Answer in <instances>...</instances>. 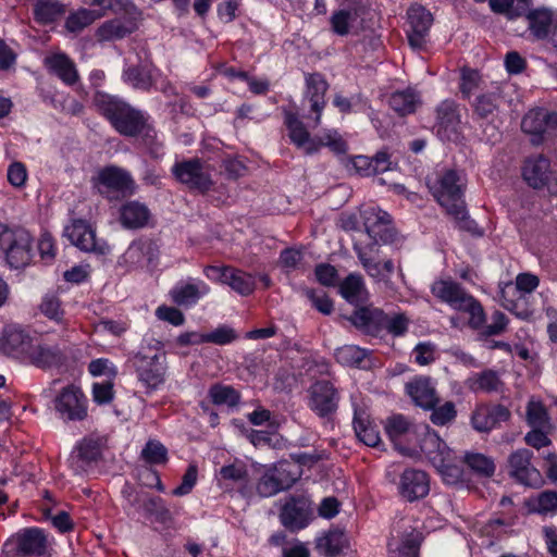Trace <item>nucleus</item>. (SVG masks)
Listing matches in <instances>:
<instances>
[{
	"label": "nucleus",
	"instance_id": "6",
	"mask_svg": "<svg viewBox=\"0 0 557 557\" xmlns=\"http://www.w3.org/2000/svg\"><path fill=\"white\" fill-rule=\"evenodd\" d=\"M33 239L25 228H8L0 233V246L5 253L9 265L20 269L29 264L32 260Z\"/></svg>",
	"mask_w": 557,
	"mask_h": 557
},
{
	"label": "nucleus",
	"instance_id": "17",
	"mask_svg": "<svg viewBox=\"0 0 557 557\" xmlns=\"http://www.w3.org/2000/svg\"><path fill=\"white\" fill-rule=\"evenodd\" d=\"M533 453L520 448L508 457V473L518 483L527 486H537L542 482L540 471L532 465Z\"/></svg>",
	"mask_w": 557,
	"mask_h": 557
},
{
	"label": "nucleus",
	"instance_id": "46",
	"mask_svg": "<svg viewBox=\"0 0 557 557\" xmlns=\"http://www.w3.org/2000/svg\"><path fill=\"white\" fill-rule=\"evenodd\" d=\"M463 462L467 467L480 478H491L494 475L496 465L494 459L481 453H466Z\"/></svg>",
	"mask_w": 557,
	"mask_h": 557
},
{
	"label": "nucleus",
	"instance_id": "23",
	"mask_svg": "<svg viewBox=\"0 0 557 557\" xmlns=\"http://www.w3.org/2000/svg\"><path fill=\"white\" fill-rule=\"evenodd\" d=\"M510 410L500 404L479 406L471 416V424L478 432L488 433L510 419Z\"/></svg>",
	"mask_w": 557,
	"mask_h": 557
},
{
	"label": "nucleus",
	"instance_id": "20",
	"mask_svg": "<svg viewBox=\"0 0 557 557\" xmlns=\"http://www.w3.org/2000/svg\"><path fill=\"white\" fill-rule=\"evenodd\" d=\"M347 320L362 334L377 337L384 331L385 312L373 305L363 304Z\"/></svg>",
	"mask_w": 557,
	"mask_h": 557
},
{
	"label": "nucleus",
	"instance_id": "19",
	"mask_svg": "<svg viewBox=\"0 0 557 557\" xmlns=\"http://www.w3.org/2000/svg\"><path fill=\"white\" fill-rule=\"evenodd\" d=\"M298 479L293 473L287 462H280L276 467L268 470L257 483V493L261 497H270L281 491L289 488Z\"/></svg>",
	"mask_w": 557,
	"mask_h": 557
},
{
	"label": "nucleus",
	"instance_id": "57",
	"mask_svg": "<svg viewBox=\"0 0 557 557\" xmlns=\"http://www.w3.org/2000/svg\"><path fill=\"white\" fill-rule=\"evenodd\" d=\"M39 309L40 312L50 320L61 322L63 319L64 311L61 306V300L54 294L45 295Z\"/></svg>",
	"mask_w": 557,
	"mask_h": 557
},
{
	"label": "nucleus",
	"instance_id": "4",
	"mask_svg": "<svg viewBox=\"0 0 557 557\" xmlns=\"http://www.w3.org/2000/svg\"><path fill=\"white\" fill-rule=\"evenodd\" d=\"M95 186L109 200L133 196L137 186L131 173L116 165H108L98 172Z\"/></svg>",
	"mask_w": 557,
	"mask_h": 557
},
{
	"label": "nucleus",
	"instance_id": "39",
	"mask_svg": "<svg viewBox=\"0 0 557 557\" xmlns=\"http://www.w3.org/2000/svg\"><path fill=\"white\" fill-rule=\"evenodd\" d=\"M135 30V23L127 18H112L102 23L96 36L101 41L122 39Z\"/></svg>",
	"mask_w": 557,
	"mask_h": 557
},
{
	"label": "nucleus",
	"instance_id": "42",
	"mask_svg": "<svg viewBox=\"0 0 557 557\" xmlns=\"http://www.w3.org/2000/svg\"><path fill=\"white\" fill-rule=\"evenodd\" d=\"M533 0H491V11L505 16L508 21H515L524 14Z\"/></svg>",
	"mask_w": 557,
	"mask_h": 557
},
{
	"label": "nucleus",
	"instance_id": "21",
	"mask_svg": "<svg viewBox=\"0 0 557 557\" xmlns=\"http://www.w3.org/2000/svg\"><path fill=\"white\" fill-rule=\"evenodd\" d=\"M511 89L512 86L508 84L496 85L490 90L479 95L472 103L473 112L476 117L481 120H493L497 115L500 107L507 102L506 97Z\"/></svg>",
	"mask_w": 557,
	"mask_h": 557
},
{
	"label": "nucleus",
	"instance_id": "8",
	"mask_svg": "<svg viewBox=\"0 0 557 557\" xmlns=\"http://www.w3.org/2000/svg\"><path fill=\"white\" fill-rule=\"evenodd\" d=\"M361 218L364 230L371 239L396 246L403 242L386 211L376 207H368L361 211Z\"/></svg>",
	"mask_w": 557,
	"mask_h": 557
},
{
	"label": "nucleus",
	"instance_id": "13",
	"mask_svg": "<svg viewBox=\"0 0 557 557\" xmlns=\"http://www.w3.org/2000/svg\"><path fill=\"white\" fill-rule=\"evenodd\" d=\"M407 38L414 50H423L429 41V35L434 18L432 13L421 4H412L407 10Z\"/></svg>",
	"mask_w": 557,
	"mask_h": 557
},
{
	"label": "nucleus",
	"instance_id": "58",
	"mask_svg": "<svg viewBox=\"0 0 557 557\" xmlns=\"http://www.w3.org/2000/svg\"><path fill=\"white\" fill-rule=\"evenodd\" d=\"M445 459L443 467H435L443 480L450 485L461 482L463 471L459 466L455 465L454 454L449 455L448 458Z\"/></svg>",
	"mask_w": 557,
	"mask_h": 557
},
{
	"label": "nucleus",
	"instance_id": "45",
	"mask_svg": "<svg viewBox=\"0 0 557 557\" xmlns=\"http://www.w3.org/2000/svg\"><path fill=\"white\" fill-rule=\"evenodd\" d=\"M104 16L103 11L89 10V9H78L75 12H72L65 21V28L70 33H81L84 28L91 25L96 20H99Z\"/></svg>",
	"mask_w": 557,
	"mask_h": 557
},
{
	"label": "nucleus",
	"instance_id": "56",
	"mask_svg": "<svg viewBox=\"0 0 557 557\" xmlns=\"http://www.w3.org/2000/svg\"><path fill=\"white\" fill-rule=\"evenodd\" d=\"M141 457L151 465L165 463L168 460V449L160 442L150 440L143 448Z\"/></svg>",
	"mask_w": 557,
	"mask_h": 557
},
{
	"label": "nucleus",
	"instance_id": "34",
	"mask_svg": "<svg viewBox=\"0 0 557 557\" xmlns=\"http://www.w3.org/2000/svg\"><path fill=\"white\" fill-rule=\"evenodd\" d=\"M459 124L460 116L456 103L447 100L443 101L436 109L437 133L450 139L451 135L457 134Z\"/></svg>",
	"mask_w": 557,
	"mask_h": 557
},
{
	"label": "nucleus",
	"instance_id": "43",
	"mask_svg": "<svg viewBox=\"0 0 557 557\" xmlns=\"http://www.w3.org/2000/svg\"><path fill=\"white\" fill-rule=\"evenodd\" d=\"M208 292L209 287L205 283L200 285L188 283L175 286L171 290V297L178 306H191L198 301L201 295Z\"/></svg>",
	"mask_w": 557,
	"mask_h": 557
},
{
	"label": "nucleus",
	"instance_id": "3",
	"mask_svg": "<svg viewBox=\"0 0 557 557\" xmlns=\"http://www.w3.org/2000/svg\"><path fill=\"white\" fill-rule=\"evenodd\" d=\"M428 186L446 212H456L462 208L467 187L466 175L462 172L454 169L444 170L434 181H429Z\"/></svg>",
	"mask_w": 557,
	"mask_h": 557
},
{
	"label": "nucleus",
	"instance_id": "30",
	"mask_svg": "<svg viewBox=\"0 0 557 557\" xmlns=\"http://www.w3.org/2000/svg\"><path fill=\"white\" fill-rule=\"evenodd\" d=\"M64 360L65 356L59 346H50L41 343L35 344L33 342L32 348L24 362H28L40 369H48L62 364Z\"/></svg>",
	"mask_w": 557,
	"mask_h": 557
},
{
	"label": "nucleus",
	"instance_id": "28",
	"mask_svg": "<svg viewBox=\"0 0 557 557\" xmlns=\"http://www.w3.org/2000/svg\"><path fill=\"white\" fill-rule=\"evenodd\" d=\"M521 128L541 139L544 134L557 128V112L543 108L530 110L522 119Z\"/></svg>",
	"mask_w": 557,
	"mask_h": 557
},
{
	"label": "nucleus",
	"instance_id": "59",
	"mask_svg": "<svg viewBox=\"0 0 557 557\" xmlns=\"http://www.w3.org/2000/svg\"><path fill=\"white\" fill-rule=\"evenodd\" d=\"M220 478L224 481L246 482L248 479V470L243 461H235L225 465L220 469Z\"/></svg>",
	"mask_w": 557,
	"mask_h": 557
},
{
	"label": "nucleus",
	"instance_id": "14",
	"mask_svg": "<svg viewBox=\"0 0 557 557\" xmlns=\"http://www.w3.org/2000/svg\"><path fill=\"white\" fill-rule=\"evenodd\" d=\"M160 256L159 246L151 239L134 240L121 257V265L129 270L148 269L157 267Z\"/></svg>",
	"mask_w": 557,
	"mask_h": 557
},
{
	"label": "nucleus",
	"instance_id": "24",
	"mask_svg": "<svg viewBox=\"0 0 557 557\" xmlns=\"http://www.w3.org/2000/svg\"><path fill=\"white\" fill-rule=\"evenodd\" d=\"M398 492L407 502L425 497L430 492L429 475L422 470L406 469L400 475Z\"/></svg>",
	"mask_w": 557,
	"mask_h": 557
},
{
	"label": "nucleus",
	"instance_id": "49",
	"mask_svg": "<svg viewBox=\"0 0 557 557\" xmlns=\"http://www.w3.org/2000/svg\"><path fill=\"white\" fill-rule=\"evenodd\" d=\"M208 395L212 404L216 406L226 405L235 407L240 401V394L233 386L223 385L221 383L212 384L208 391Z\"/></svg>",
	"mask_w": 557,
	"mask_h": 557
},
{
	"label": "nucleus",
	"instance_id": "51",
	"mask_svg": "<svg viewBox=\"0 0 557 557\" xmlns=\"http://www.w3.org/2000/svg\"><path fill=\"white\" fill-rule=\"evenodd\" d=\"M356 9H342L334 11L330 17L331 29L338 36H346L350 32V25L357 20Z\"/></svg>",
	"mask_w": 557,
	"mask_h": 557
},
{
	"label": "nucleus",
	"instance_id": "11",
	"mask_svg": "<svg viewBox=\"0 0 557 557\" xmlns=\"http://www.w3.org/2000/svg\"><path fill=\"white\" fill-rule=\"evenodd\" d=\"M306 90L304 94L302 106L308 104L309 113L305 117L312 121V127H317L321 123V115L325 108V94L329 84L321 73L306 74Z\"/></svg>",
	"mask_w": 557,
	"mask_h": 557
},
{
	"label": "nucleus",
	"instance_id": "15",
	"mask_svg": "<svg viewBox=\"0 0 557 557\" xmlns=\"http://www.w3.org/2000/svg\"><path fill=\"white\" fill-rule=\"evenodd\" d=\"M34 338L17 324H8L0 334V351L11 358L25 361Z\"/></svg>",
	"mask_w": 557,
	"mask_h": 557
},
{
	"label": "nucleus",
	"instance_id": "31",
	"mask_svg": "<svg viewBox=\"0 0 557 557\" xmlns=\"http://www.w3.org/2000/svg\"><path fill=\"white\" fill-rule=\"evenodd\" d=\"M420 449L434 468L443 467V462L446 460L445 458H448V456L453 454L437 433L431 431L428 426L424 428V432L420 441Z\"/></svg>",
	"mask_w": 557,
	"mask_h": 557
},
{
	"label": "nucleus",
	"instance_id": "36",
	"mask_svg": "<svg viewBox=\"0 0 557 557\" xmlns=\"http://www.w3.org/2000/svg\"><path fill=\"white\" fill-rule=\"evenodd\" d=\"M339 294L356 308L369 300V293L360 274L350 273L339 284Z\"/></svg>",
	"mask_w": 557,
	"mask_h": 557
},
{
	"label": "nucleus",
	"instance_id": "47",
	"mask_svg": "<svg viewBox=\"0 0 557 557\" xmlns=\"http://www.w3.org/2000/svg\"><path fill=\"white\" fill-rule=\"evenodd\" d=\"M354 430L357 437L367 446L375 447L379 445L381 438L379 431L363 413H357L354 418Z\"/></svg>",
	"mask_w": 557,
	"mask_h": 557
},
{
	"label": "nucleus",
	"instance_id": "48",
	"mask_svg": "<svg viewBox=\"0 0 557 557\" xmlns=\"http://www.w3.org/2000/svg\"><path fill=\"white\" fill-rule=\"evenodd\" d=\"M344 547V533L337 530L329 531L317 539L315 548L325 557H336Z\"/></svg>",
	"mask_w": 557,
	"mask_h": 557
},
{
	"label": "nucleus",
	"instance_id": "22",
	"mask_svg": "<svg viewBox=\"0 0 557 557\" xmlns=\"http://www.w3.org/2000/svg\"><path fill=\"white\" fill-rule=\"evenodd\" d=\"M16 550L24 557H41L47 554L50 542L46 532L40 528H26L14 537Z\"/></svg>",
	"mask_w": 557,
	"mask_h": 557
},
{
	"label": "nucleus",
	"instance_id": "16",
	"mask_svg": "<svg viewBox=\"0 0 557 557\" xmlns=\"http://www.w3.org/2000/svg\"><path fill=\"white\" fill-rule=\"evenodd\" d=\"M527 22V32L534 40H546L557 30V15L545 5L529 7L522 15Z\"/></svg>",
	"mask_w": 557,
	"mask_h": 557
},
{
	"label": "nucleus",
	"instance_id": "32",
	"mask_svg": "<svg viewBox=\"0 0 557 557\" xmlns=\"http://www.w3.org/2000/svg\"><path fill=\"white\" fill-rule=\"evenodd\" d=\"M131 503L134 506L137 505L139 509H143L148 518L153 517L156 522L169 524L173 520L171 511L161 497L138 493Z\"/></svg>",
	"mask_w": 557,
	"mask_h": 557
},
{
	"label": "nucleus",
	"instance_id": "5",
	"mask_svg": "<svg viewBox=\"0 0 557 557\" xmlns=\"http://www.w3.org/2000/svg\"><path fill=\"white\" fill-rule=\"evenodd\" d=\"M133 364L138 381L148 393L157 391L164 382L168 370L166 354L159 348L153 355L144 351L137 352Z\"/></svg>",
	"mask_w": 557,
	"mask_h": 557
},
{
	"label": "nucleus",
	"instance_id": "7",
	"mask_svg": "<svg viewBox=\"0 0 557 557\" xmlns=\"http://www.w3.org/2000/svg\"><path fill=\"white\" fill-rule=\"evenodd\" d=\"M308 408L321 419H331L337 411L341 394L329 380H317L307 389Z\"/></svg>",
	"mask_w": 557,
	"mask_h": 557
},
{
	"label": "nucleus",
	"instance_id": "50",
	"mask_svg": "<svg viewBox=\"0 0 557 557\" xmlns=\"http://www.w3.org/2000/svg\"><path fill=\"white\" fill-rule=\"evenodd\" d=\"M370 351L356 345H345L335 350L336 360L347 367L360 368Z\"/></svg>",
	"mask_w": 557,
	"mask_h": 557
},
{
	"label": "nucleus",
	"instance_id": "61",
	"mask_svg": "<svg viewBox=\"0 0 557 557\" xmlns=\"http://www.w3.org/2000/svg\"><path fill=\"white\" fill-rule=\"evenodd\" d=\"M492 322L487 325L485 323L478 331H481V335L484 337H491L500 335L507 329L509 323L508 318L502 311H495L492 317Z\"/></svg>",
	"mask_w": 557,
	"mask_h": 557
},
{
	"label": "nucleus",
	"instance_id": "60",
	"mask_svg": "<svg viewBox=\"0 0 557 557\" xmlns=\"http://www.w3.org/2000/svg\"><path fill=\"white\" fill-rule=\"evenodd\" d=\"M384 331L394 337L404 336L408 332L409 319L404 313L392 317L385 313Z\"/></svg>",
	"mask_w": 557,
	"mask_h": 557
},
{
	"label": "nucleus",
	"instance_id": "38",
	"mask_svg": "<svg viewBox=\"0 0 557 557\" xmlns=\"http://www.w3.org/2000/svg\"><path fill=\"white\" fill-rule=\"evenodd\" d=\"M284 124L287 127L290 141L298 148H304L306 151V147H310L311 143L314 141V137L310 136V133L296 112L285 110Z\"/></svg>",
	"mask_w": 557,
	"mask_h": 557
},
{
	"label": "nucleus",
	"instance_id": "25",
	"mask_svg": "<svg viewBox=\"0 0 557 557\" xmlns=\"http://www.w3.org/2000/svg\"><path fill=\"white\" fill-rule=\"evenodd\" d=\"M209 272H219L220 282L228 285L236 293L247 296L250 295L256 287L255 278L251 274L232 267H215L208 265L205 269V274L210 275Z\"/></svg>",
	"mask_w": 557,
	"mask_h": 557
},
{
	"label": "nucleus",
	"instance_id": "33",
	"mask_svg": "<svg viewBox=\"0 0 557 557\" xmlns=\"http://www.w3.org/2000/svg\"><path fill=\"white\" fill-rule=\"evenodd\" d=\"M151 213L148 207L139 201H127L120 208V223L124 228L138 230L148 225Z\"/></svg>",
	"mask_w": 557,
	"mask_h": 557
},
{
	"label": "nucleus",
	"instance_id": "9",
	"mask_svg": "<svg viewBox=\"0 0 557 557\" xmlns=\"http://www.w3.org/2000/svg\"><path fill=\"white\" fill-rule=\"evenodd\" d=\"M175 178L191 190L207 193L213 186L210 166L198 158L176 162L172 168Z\"/></svg>",
	"mask_w": 557,
	"mask_h": 557
},
{
	"label": "nucleus",
	"instance_id": "27",
	"mask_svg": "<svg viewBox=\"0 0 557 557\" xmlns=\"http://www.w3.org/2000/svg\"><path fill=\"white\" fill-rule=\"evenodd\" d=\"M405 391L412 401L423 409L430 410L438 403L436 388L429 376H414L406 383Z\"/></svg>",
	"mask_w": 557,
	"mask_h": 557
},
{
	"label": "nucleus",
	"instance_id": "1",
	"mask_svg": "<svg viewBox=\"0 0 557 557\" xmlns=\"http://www.w3.org/2000/svg\"><path fill=\"white\" fill-rule=\"evenodd\" d=\"M94 103L99 113L110 122L120 135L136 137L143 134L151 139L156 136L154 128L148 123L149 116L126 101L108 94L98 92L94 98Z\"/></svg>",
	"mask_w": 557,
	"mask_h": 557
},
{
	"label": "nucleus",
	"instance_id": "12",
	"mask_svg": "<svg viewBox=\"0 0 557 557\" xmlns=\"http://www.w3.org/2000/svg\"><path fill=\"white\" fill-rule=\"evenodd\" d=\"M65 234L71 243L82 251L91 252L97 256H107L111 252L108 243L97 238L96 231L85 220H74L65 228Z\"/></svg>",
	"mask_w": 557,
	"mask_h": 557
},
{
	"label": "nucleus",
	"instance_id": "26",
	"mask_svg": "<svg viewBox=\"0 0 557 557\" xmlns=\"http://www.w3.org/2000/svg\"><path fill=\"white\" fill-rule=\"evenodd\" d=\"M159 76H161L160 71L149 61L126 67L122 79L133 88L147 92L156 86Z\"/></svg>",
	"mask_w": 557,
	"mask_h": 557
},
{
	"label": "nucleus",
	"instance_id": "18",
	"mask_svg": "<svg viewBox=\"0 0 557 557\" xmlns=\"http://www.w3.org/2000/svg\"><path fill=\"white\" fill-rule=\"evenodd\" d=\"M311 512V500L307 496H289L282 507L280 520L286 529L294 532L308 525Z\"/></svg>",
	"mask_w": 557,
	"mask_h": 557
},
{
	"label": "nucleus",
	"instance_id": "37",
	"mask_svg": "<svg viewBox=\"0 0 557 557\" xmlns=\"http://www.w3.org/2000/svg\"><path fill=\"white\" fill-rule=\"evenodd\" d=\"M466 384L473 393H497L502 392L504 387V382L500 380L498 373L492 369H486L472 374L468 377Z\"/></svg>",
	"mask_w": 557,
	"mask_h": 557
},
{
	"label": "nucleus",
	"instance_id": "29",
	"mask_svg": "<svg viewBox=\"0 0 557 557\" xmlns=\"http://www.w3.org/2000/svg\"><path fill=\"white\" fill-rule=\"evenodd\" d=\"M44 64L51 75L58 77L66 86H75L81 79L76 64L63 52L47 55Z\"/></svg>",
	"mask_w": 557,
	"mask_h": 557
},
{
	"label": "nucleus",
	"instance_id": "40",
	"mask_svg": "<svg viewBox=\"0 0 557 557\" xmlns=\"http://www.w3.org/2000/svg\"><path fill=\"white\" fill-rule=\"evenodd\" d=\"M421 542V533L412 530L404 534L399 541L388 543L389 557H419Z\"/></svg>",
	"mask_w": 557,
	"mask_h": 557
},
{
	"label": "nucleus",
	"instance_id": "2",
	"mask_svg": "<svg viewBox=\"0 0 557 557\" xmlns=\"http://www.w3.org/2000/svg\"><path fill=\"white\" fill-rule=\"evenodd\" d=\"M434 297L447 304L454 310L469 314L468 324L479 330L486 322L481 302L468 293L459 283L448 278L435 281L431 286Z\"/></svg>",
	"mask_w": 557,
	"mask_h": 557
},
{
	"label": "nucleus",
	"instance_id": "41",
	"mask_svg": "<svg viewBox=\"0 0 557 557\" xmlns=\"http://www.w3.org/2000/svg\"><path fill=\"white\" fill-rule=\"evenodd\" d=\"M321 147L330 148L336 154H344L347 151V144L342 136L334 129H329L320 136L314 137L310 147H306V154H313Z\"/></svg>",
	"mask_w": 557,
	"mask_h": 557
},
{
	"label": "nucleus",
	"instance_id": "55",
	"mask_svg": "<svg viewBox=\"0 0 557 557\" xmlns=\"http://www.w3.org/2000/svg\"><path fill=\"white\" fill-rule=\"evenodd\" d=\"M302 294L311 301L312 306L321 313L329 315L334 310L331 298L323 290L309 287L301 288Z\"/></svg>",
	"mask_w": 557,
	"mask_h": 557
},
{
	"label": "nucleus",
	"instance_id": "35",
	"mask_svg": "<svg viewBox=\"0 0 557 557\" xmlns=\"http://www.w3.org/2000/svg\"><path fill=\"white\" fill-rule=\"evenodd\" d=\"M522 176L529 186L537 189L545 186L549 177V161L543 156L529 158L522 169Z\"/></svg>",
	"mask_w": 557,
	"mask_h": 557
},
{
	"label": "nucleus",
	"instance_id": "64",
	"mask_svg": "<svg viewBox=\"0 0 557 557\" xmlns=\"http://www.w3.org/2000/svg\"><path fill=\"white\" fill-rule=\"evenodd\" d=\"M414 362L419 366H426L435 360L436 346L431 342H421L412 350Z\"/></svg>",
	"mask_w": 557,
	"mask_h": 557
},
{
	"label": "nucleus",
	"instance_id": "62",
	"mask_svg": "<svg viewBox=\"0 0 557 557\" xmlns=\"http://www.w3.org/2000/svg\"><path fill=\"white\" fill-rule=\"evenodd\" d=\"M481 75L478 71L463 69L460 77V91L463 98L469 99L471 94L480 87Z\"/></svg>",
	"mask_w": 557,
	"mask_h": 557
},
{
	"label": "nucleus",
	"instance_id": "63",
	"mask_svg": "<svg viewBox=\"0 0 557 557\" xmlns=\"http://www.w3.org/2000/svg\"><path fill=\"white\" fill-rule=\"evenodd\" d=\"M238 338L234 329L227 325H221L210 333L205 334L206 343L215 345H227Z\"/></svg>",
	"mask_w": 557,
	"mask_h": 557
},
{
	"label": "nucleus",
	"instance_id": "53",
	"mask_svg": "<svg viewBox=\"0 0 557 557\" xmlns=\"http://www.w3.org/2000/svg\"><path fill=\"white\" fill-rule=\"evenodd\" d=\"M531 508L534 512L542 515L554 513L557 511V492L543 491L531 500Z\"/></svg>",
	"mask_w": 557,
	"mask_h": 557
},
{
	"label": "nucleus",
	"instance_id": "44",
	"mask_svg": "<svg viewBox=\"0 0 557 557\" xmlns=\"http://www.w3.org/2000/svg\"><path fill=\"white\" fill-rule=\"evenodd\" d=\"M64 12V5L58 0H38L34 5L35 21L42 25L55 22Z\"/></svg>",
	"mask_w": 557,
	"mask_h": 557
},
{
	"label": "nucleus",
	"instance_id": "10",
	"mask_svg": "<svg viewBox=\"0 0 557 557\" xmlns=\"http://www.w3.org/2000/svg\"><path fill=\"white\" fill-rule=\"evenodd\" d=\"M54 409L64 421H83L88 416V399L82 388L70 384L54 398Z\"/></svg>",
	"mask_w": 557,
	"mask_h": 557
},
{
	"label": "nucleus",
	"instance_id": "54",
	"mask_svg": "<svg viewBox=\"0 0 557 557\" xmlns=\"http://www.w3.org/2000/svg\"><path fill=\"white\" fill-rule=\"evenodd\" d=\"M527 420L532 428L546 429L549 426V417L547 410L540 401L531 400L528 404Z\"/></svg>",
	"mask_w": 557,
	"mask_h": 557
},
{
	"label": "nucleus",
	"instance_id": "52",
	"mask_svg": "<svg viewBox=\"0 0 557 557\" xmlns=\"http://www.w3.org/2000/svg\"><path fill=\"white\" fill-rule=\"evenodd\" d=\"M416 95L411 91H397L389 98L391 108L399 115L413 113L416 110Z\"/></svg>",
	"mask_w": 557,
	"mask_h": 557
}]
</instances>
